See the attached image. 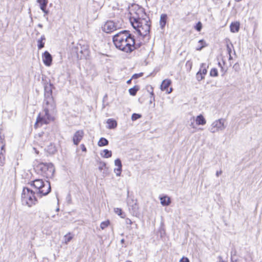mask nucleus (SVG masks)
<instances>
[{"label": "nucleus", "mask_w": 262, "mask_h": 262, "mask_svg": "<svg viewBox=\"0 0 262 262\" xmlns=\"http://www.w3.org/2000/svg\"><path fill=\"white\" fill-rule=\"evenodd\" d=\"M113 41L116 48L127 53L139 49L142 44V42L136 43L134 35L126 30L114 35Z\"/></svg>", "instance_id": "obj_1"}, {"label": "nucleus", "mask_w": 262, "mask_h": 262, "mask_svg": "<svg viewBox=\"0 0 262 262\" xmlns=\"http://www.w3.org/2000/svg\"><path fill=\"white\" fill-rule=\"evenodd\" d=\"M90 51L89 45H83V56L85 57V59H88L90 56Z\"/></svg>", "instance_id": "obj_24"}, {"label": "nucleus", "mask_w": 262, "mask_h": 262, "mask_svg": "<svg viewBox=\"0 0 262 262\" xmlns=\"http://www.w3.org/2000/svg\"><path fill=\"white\" fill-rule=\"evenodd\" d=\"M127 203L131 213L133 215H137L139 212L137 201L134 200L133 198L128 197L127 200Z\"/></svg>", "instance_id": "obj_9"}, {"label": "nucleus", "mask_w": 262, "mask_h": 262, "mask_svg": "<svg viewBox=\"0 0 262 262\" xmlns=\"http://www.w3.org/2000/svg\"><path fill=\"white\" fill-rule=\"evenodd\" d=\"M38 136L40 138L41 141H46L49 140L48 133L41 132L38 134Z\"/></svg>", "instance_id": "obj_29"}, {"label": "nucleus", "mask_w": 262, "mask_h": 262, "mask_svg": "<svg viewBox=\"0 0 262 262\" xmlns=\"http://www.w3.org/2000/svg\"><path fill=\"white\" fill-rule=\"evenodd\" d=\"M106 123L108 124L107 128L109 129H114L117 125V121L113 119H108Z\"/></svg>", "instance_id": "obj_21"}, {"label": "nucleus", "mask_w": 262, "mask_h": 262, "mask_svg": "<svg viewBox=\"0 0 262 262\" xmlns=\"http://www.w3.org/2000/svg\"><path fill=\"white\" fill-rule=\"evenodd\" d=\"M118 28L117 24L112 20L107 21L104 25L103 30L107 33L112 32Z\"/></svg>", "instance_id": "obj_11"}, {"label": "nucleus", "mask_w": 262, "mask_h": 262, "mask_svg": "<svg viewBox=\"0 0 262 262\" xmlns=\"http://www.w3.org/2000/svg\"><path fill=\"white\" fill-rule=\"evenodd\" d=\"M142 117L141 115L137 113L133 114L132 116V120L133 121L137 120V119L140 118Z\"/></svg>", "instance_id": "obj_39"}, {"label": "nucleus", "mask_w": 262, "mask_h": 262, "mask_svg": "<svg viewBox=\"0 0 262 262\" xmlns=\"http://www.w3.org/2000/svg\"><path fill=\"white\" fill-rule=\"evenodd\" d=\"M143 73H138V74H134L132 77V79H137L140 77H141L142 75H143Z\"/></svg>", "instance_id": "obj_46"}, {"label": "nucleus", "mask_w": 262, "mask_h": 262, "mask_svg": "<svg viewBox=\"0 0 262 262\" xmlns=\"http://www.w3.org/2000/svg\"><path fill=\"white\" fill-rule=\"evenodd\" d=\"M196 123L198 125H205L206 123V120L202 115H199L196 117Z\"/></svg>", "instance_id": "obj_23"}, {"label": "nucleus", "mask_w": 262, "mask_h": 262, "mask_svg": "<svg viewBox=\"0 0 262 262\" xmlns=\"http://www.w3.org/2000/svg\"><path fill=\"white\" fill-rule=\"evenodd\" d=\"M37 202L35 192L31 189L24 187L21 193V202L23 205L31 207Z\"/></svg>", "instance_id": "obj_5"}, {"label": "nucleus", "mask_w": 262, "mask_h": 262, "mask_svg": "<svg viewBox=\"0 0 262 262\" xmlns=\"http://www.w3.org/2000/svg\"><path fill=\"white\" fill-rule=\"evenodd\" d=\"M240 28V23L238 21L232 22L230 25V30L232 33L238 32Z\"/></svg>", "instance_id": "obj_17"}, {"label": "nucleus", "mask_w": 262, "mask_h": 262, "mask_svg": "<svg viewBox=\"0 0 262 262\" xmlns=\"http://www.w3.org/2000/svg\"><path fill=\"white\" fill-rule=\"evenodd\" d=\"M180 262H190L188 258L183 256L180 260Z\"/></svg>", "instance_id": "obj_51"}, {"label": "nucleus", "mask_w": 262, "mask_h": 262, "mask_svg": "<svg viewBox=\"0 0 262 262\" xmlns=\"http://www.w3.org/2000/svg\"><path fill=\"white\" fill-rule=\"evenodd\" d=\"M221 71L222 72V76H224L227 71V69H225L224 67H221Z\"/></svg>", "instance_id": "obj_52"}, {"label": "nucleus", "mask_w": 262, "mask_h": 262, "mask_svg": "<svg viewBox=\"0 0 262 262\" xmlns=\"http://www.w3.org/2000/svg\"><path fill=\"white\" fill-rule=\"evenodd\" d=\"M171 81L170 79H166L163 80V81L161 84V87H160L161 90L162 91H166L168 94L170 93L172 91V89L170 88V90L169 91L168 90V89L169 86H170V85L171 84Z\"/></svg>", "instance_id": "obj_13"}, {"label": "nucleus", "mask_w": 262, "mask_h": 262, "mask_svg": "<svg viewBox=\"0 0 262 262\" xmlns=\"http://www.w3.org/2000/svg\"><path fill=\"white\" fill-rule=\"evenodd\" d=\"M110 222L108 221L102 222L100 224V228L104 229L108 226Z\"/></svg>", "instance_id": "obj_41"}, {"label": "nucleus", "mask_w": 262, "mask_h": 262, "mask_svg": "<svg viewBox=\"0 0 262 262\" xmlns=\"http://www.w3.org/2000/svg\"><path fill=\"white\" fill-rule=\"evenodd\" d=\"M4 142V136L0 135V145H1V148L2 150H4L5 147Z\"/></svg>", "instance_id": "obj_45"}, {"label": "nucleus", "mask_w": 262, "mask_h": 262, "mask_svg": "<svg viewBox=\"0 0 262 262\" xmlns=\"http://www.w3.org/2000/svg\"><path fill=\"white\" fill-rule=\"evenodd\" d=\"M192 62L190 61V60H188L186 62V66L187 67H189V69L191 70V68H192Z\"/></svg>", "instance_id": "obj_49"}, {"label": "nucleus", "mask_w": 262, "mask_h": 262, "mask_svg": "<svg viewBox=\"0 0 262 262\" xmlns=\"http://www.w3.org/2000/svg\"><path fill=\"white\" fill-rule=\"evenodd\" d=\"M150 29V23H144L142 22L140 24L139 27L137 28L135 30L138 32V34L140 36L145 37L149 35Z\"/></svg>", "instance_id": "obj_8"}, {"label": "nucleus", "mask_w": 262, "mask_h": 262, "mask_svg": "<svg viewBox=\"0 0 262 262\" xmlns=\"http://www.w3.org/2000/svg\"><path fill=\"white\" fill-rule=\"evenodd\" d=\"M46 40V37L44 35L41 36L40 38L38 39L37 41V48L38 50H41L45 47V40Z\"/></svg>", "instance_id": "obj_20"}, {"label": "nucleus", "mask_w": 262, "mask_h": 262, "mask_svg": "<svg viewBox=\"0 0 262 262\" xmlns=\"http://www.w3.org/2000/svg\"><path fill=\"white\" fill-rule=\"evenodd\" d=\"M232 57L231 55V54H229V60H232Z\"/></svg>", "instance_id": "obj_59"}, {"label": "nucleus", "mask_w": 262, "mask_h": 262, "mask_svg": "<svg viewBox=\"0 0 262 262\" xmlns=\"http://www.w3.org/2000/svg\"><path fill=\"white\" fill-rule=\"evenodd\" d=\"M131 7L132 9L129 11L130 15H133L138 17H142L141 15L144 14V12L145 11V9L143 7L136 4H132Z\"/></svg>", "instance_id": "obj_10"}, {"label": "nucleus", "mask_w": 262, "mask_h": 262, "mask_svg": "<svg viewBox=\"0 0 262 262\" xmlns=\"http://www.w3.org/2000/svg\"><path fill=\"white\" fill-rule=\"evenodd\" d=\"M148 87H152L151 85H148L146 86L147 91L150 94L151 90Z\"/></svg>", "instance_id": "obj_56"}, {"label": "nucleus", "mask_w": 262, "mask_h": 262, "mask_svg": "<svg viewBox=\"0 0 262 262\" xmlns=\"http://www.w3.org/2000/svg\"><path fill=\"white\" fill-rule=\"evenodd\" d=\"M207 68L208 67L206 66V64L203 63L201 64L200 70L198 72H201V73L203 74V75H205L207 73Z\"/></svg>", "instance_id": "obj_31"}, {"label": "nucleus", "mask_w": 262, "mask_h": 262, "mask_svg": "<svg viewBox=\"0 0 262 262\" xmlns=\"http://www.w3.org/2000/svg\"><path fill=\"white\" fill-rule=\"evenodd\" d=\"M205 77V75L201 73V72H198L196 74V78L198 81H200L203 79Z\"/></svg>", "instance_id": "obj_38"}, {"label": "nucleus", "mask_w": 262, "mask_h": 262, "mask_svg": "<svg viewBox=\"0 0 262 262\" xmlns=\"http://www.w3.org/2000/svg\"><path fill=\"white\" fill-rule=\"evenodd\" d=\"M167 15L166 14H162L160 16V28L163 29L165 27L167 23Z\"/></svg>", "instance_id": "obj_19"}, {"label": "nucleus", "mask_w": 262, "mask_h": 262, "mask_svg": "<svg viewBox=\"0 0 262 262\" xmlns=\"http://www.w3.org/2000/svg\"><path fill=\"white\" fill-rule=\"evenodd\" d=\"M222 173V170H220V171H217L216 172V173H215V175L216 177H219L220 175H221Z\"/></svg>", "instance_id": "obj_54"}, {"label": "nucleus", "mask_w": 262, "mask_h": 262, "mask_svg": "<svg viewBox=\"0 0 262 262\" xmlns=\"http://www.w3.org/2000/svg\"><path fill=\"white\" fill-rule=\"evenodd\" d=\"M38 27L41 28H42V25L41 24H38Z\"/></svg>", "instance_id": "obj_62"}, {"label": "nucleus", "mask_w": 262, "mask_h": 262, "mask_svg": "<svg viewBox=\"0 0 262 262\" xmlns=\"http://www.w3.org/2000/svg\"><path fill=\"white\" fill-rule=\"evenodd\" d=\"M230 262H241V260L238 258H235L231 255Z\"/></svg>", "instance_id": "obj_48"}, {"label": "nucleus", "mask_w": 262, "mask_h": 262, "mask_svg": "<svg viewBox=\"0 0 262 262\" xmlns=\"http://www.w3.org/2000/svg\"><path fill=\"white\" fill-rule=\"evenodd\" d=\"M108 143V141L106 138L101 137L98 142V145L99 147H102L107 145Z\"/></svg>", "instance_id": "obj_25"}, {"label": "nucleus", "mask_w": 262, "mask_h": 262, "mask_svg": "<svg viewBox=\"0 0 262 262\" xmlns=\"http://www.w3.org/2000/svg\"><path fill=\"white\" fill-rule=\"evenodd\" d=\"M139 90V87L138 85H135L134 87L130 88L128 90L129 93L132 96H135L137 92Z\"/></svg>", "instance_id": "obj_30"}, {"label": "nucleus", "mask_w": 262, "mask_h": 262, "mask_svg": "<svg viewBox=\"0 0 262 262\" xmlns=\"http://www.w3.org/2000/svg\"><path fill=\"white\" fill-rule=\"evenodd\" d=\"M73 238V236L70 233L67 234L63 237V241L65 244H68Z\"/></svg>", "instance_id": "obj_34"}, {"label": "nucleus", "mask_w": 262, "mask_h": 262, "mask_svg": "<svg viewBox=\"0 0 262 262\" xmlns=\"http://www.w3.org/2000/svg\"><path fill=\"white\" fill-rule=\"evenodd\" d=\"M124 242H125V240L123 238L121 240V243L122 244H123L124 243Z\"/></svg>", "instance_id": "obj_63"}, {"label": "nucleus", "mask_w": 262, "mask_h": 262, "mask_svg": "<svg viewBox=\"0 0 262 262\" xmlns=\"http://www.w3.org/2000/svg\"><path fill=\"white\" fill-rule=\"evenodd\" d=\"M5 151L3 152V150L1 149L0 151V166H3L5 163V157L4 155Z\"/></svg>", "instance_id": "obj_32"}, {"label": "nucleus", "mask_w": 262, "mask_h": 262, "mask_svg": "<svg viewBox=\"0 0 262 262\" xmlns=\"http://www.w3.org/2000/svg\"><path fill=\"white\" fill-rule=\"evenodd\" d=\"M161 204L163 206H167L169 205L171 203L170 199L167 195H164L160 197Z\"/></svg>", "instance_id": "obj_18"}, {"label": "nucleus", "mask_w": 262, "mask_h": 262, "mask_svg": "<svg viewBox=\"0 0 262 262\" xmlns=\"http://www.w3.org/2000/svg\"><path fill=\"white\" fill-rule=\"evenodd\" d=\"M101 172H102V173H103L102 176H103V177L106 176L108 174V168L107 167H105L102 170V171Z\"/></svg>", "instance_id": "obj_47"}, {"label": "nucleus", "mask_w": 262, "mask_h": 262, "mask_svg": "<svg viewBox=\"0 0 262 262\" xmlns=\"http://www.w3.org/2000/svg\"><path fill=\"white\" fill-rule=\"evenodd\" d=\"M82 139V130H78L74 135L73 141L75 145H78Z\"/></svg>", "instance_id": "obj_16"}, {"label": "nucleus", "mask_w": 262, "mask_h": 262, "mask_svg": "<svg viewBox=\"0 0 262 262\" xmlns=\"http://www.w3.org/2000/svg\"><path fill=\"white\" fill-rule=\"evenodd\" d=\"M29 184L31 186L38 190L37 194L40 196L47 195L51 190L50 183L48 181L44 182L41 179H36L31 181Z\"/></svg>", "instance_id": "obj_3"}, {"label": "nucleus", "mask_w": 262, "mask_h": 262, "mask_svg": "<svg viewBox=\"0 0 262 262\" xmlns=\"http://www.w3.org/2000/svg\"><path fill=\"white\" fill-rule=\"evenodd\" d=\"M199 43L200 44V46L196 48L197 51H201L203 48L207 46V44L205 41L203 39H201L199 41Z\"/></svg>", "instance_id": "obj_35"}, {"label": "nucleus", "mask_w": 262, "mask_h": 262, "mask_svg": "<svg viewBox=\"0 0 262 262\" xmlns=\"http://www.w3.org/2000/svg\"><path fill=\"white\" fill-rule=\"evenodd\" d=\"M210 76L211 77H216L218 76V71L217 69L212 68L210 71Z\"/></svg>", "instance_id": "obj_37"}, {"label": "nucleus", "mask_w": 262, "mask_h": 262, "mask_svg": "<svg viewBox=\"0 0 262 262\" xmlns=\"http://www.w3.org/2000/svg\"><path fill=\"white\" fill-rule=\"evenodd\" d=\"M35 169L38 173L47 178H52L55 172L54 165L51 163H40Z\"/></svg>", "instance_id": "obj_4"}, {"label": "nucleus", "mask_w": 262, "mask_h": 262, "mask_svg": "<svg viewBox=\"0 0 262 262\" xmlns=\"http://www.w3.org/2000/svg\"><path fill=\"white\" fill-rule=\"evenodd\" d=\"M195 29L198 31H200L202 28V24L200 21H199L194 27Z\"/></svg>", "instance_id": "obj_44"}, {"label": "nucleus", "mask_w": 262, "mask_h": 262, "mask_svg": "<svg viewBox=\"0 0 262 262\" xmlns=\"http://www.w3.org/2000/svg\"><path fill=\"white\" fill-rule=\"evenodd\" d=\"M86 150V148L84 146V145L83 144V151H85Z\"/></svg>", "instance_id": "obj_60"}, {"label": "nucleus", "mask_w": 262, "mask_h": 262, "mask_svg": "<svg viewBox=\"0 0 262 262\" xmlns=\"http://www.w3.org/2000/svg\"><path fill=\"white\" fill-rule=\"evenodd\" d=\"M101 155L103 158H108L112 157V152L111 150L105 149L103 150Z\"/></svg>", "instance_id": "obj_28"}, {"label": "nucleus", "mask_w": 262, "mask_h": 262, "mask_svg": "<svg viewBox=\"0 0 262 262\" xmlns=\"http://www.w3.org/2000/svg\"><path fill=\"white\" fill-rule=\"evenodd\" d=\"M132 79H133L130 78V79L128 80L127 81L126 83H127V84H130V83H131V82H132Z\"/></svg>", "instance_id": "obj_57"}, {"label": "nucleus", "mask_w": 262, "mask_h": 262, "mask_svg": "<svg viewBox=\"0 0 262 262\" xmlns=\"http://www.w3.org/2000/svg\"><path fill=\"white\" fill-rule=\"evenodd\" d=\"M42 61L44 64L50 67L52 63L53 58L51 54L47 51H46L42 55Z\"/></svg>", "instance_id": "obj_12"}, {"label": "nucleus", "mask_w": 262, "mask_h": 262, "mask_svg": "<svg viewBox=\"0 0 262 262\" xmlns=\"http://www.w3.org/2000/svg\"><path fill=\"white\" fill-rule=\"evenodd\" d=\"M142 17H139V19L140 21L143 22L144 23H149L150 19L148 16L147 15L145 11L144 12V14H143Z\"/></svg>", "instance_id": "obj_27"}, {"label": "nucleus", "mask_w": 262, "mask_h": 262, "mask_svg": "<svg viewBox=\"0 0 262 262\" xmlns=\"http://www.w3.org/2000/svg\"><path fill=\"white\" fill-rule=\"evenodd\" d=\"M224 122L225 119L223 118L215 120L212 123L209 129L210 131L212 133H214L220 130H223L226 128Z\"/></svg>", "instance_id": "obj_7"}, {"label": "nucleus", "mask_w": 262, "mask_h": 262, "mask_svg": "<svg viewBox=\"0 0 262 262\" xmlns=\"http://www.w3.org/2000/svg\"><path fill=\"white\" fill-rule=\"evenodd\" d=\"M76 159H77V161L80 162V157L79 156H78L76 158Z\"/></svg>", "instance_id": "obj_58"}, {"label": "nucleus", "mask_w": 262, "mask_h": 262, "mask_svg": "<svg viewBox=\"0 0 262 262\" xmlns=\"http://www.w3.org/2000/svg\"><path fill=\"white\" fill-rule=\"evenodd\" d=\"M218 65L221 68V67H223V66L222 65L221 63L220 62H218Z\"/></svg>", "instance_id": "obj_61"}, {"label": "nucleus", "mask_w": 262, "mask_h": 262, "mask_svg": "<svg viewBox=\"0 0 262 262\" xmlns=\"http://www.w3.org/2000/svg\"><path fill=\"white\" fill-rule=\"evenodd\" d=\"M41 11L43 12V17H46V16L49 14V11L46 8L43 9Z\"/></svg>", "instance_id": "obj_50"}, {"label": "nucleus", "mask_w": 262, "mask_h": 262, "mask_svg": "<svg viewBox=\"0 0 262 262\" xmlns=\"http://www.w3.org/2000/svg\"><path fill=\"white\" fill-rule=\"evenodd\" d=\"M217 258L219 259V262H227L226 261L224 260L222 257L220 255L217 257Z\"/></svg>", "instance_id": "obj_53"}, {"label": "nucleus", "mask_w": 262, "mask_h": 262, "mask_svg": "<svg viewBox=\"0 0 262 262\" xmlns=\"http://www.w3.org/2000/svg\"><path fill=\"white\" fill-rule=\"evenodd\" d=\"M114 212H115L116 214L119 215L121 218L125 217V213L122 211L121 209L119 208H116L114 209Z\"/></svg>", "instance_id": "obj_33"}, {"label": "nucleus", "mask_w": 262, "mask_h": 262, "mask_svg": "<svg viewBox=\"0 0 262 262\" xmlns=\"http://www.w3.org/2000/svg\"><path fill=\"white\" fill-rule=\"evenodd\" d=\"M227 50L228 54H231L232 52V48H233V46L231 42H230V45L227 44L226 45Z\"/></svg>", "instance_id": "obj_42"}, {"label": "nucleus", "mask_w": 262, "mask_h": 262, "mask_svg": "<svg viewBox=\"0 0 262 262\" xmlns=\"http://www.w3.org/2000/svg\"><path fill=\"white\" fill-rule=\"evenodd\" d=\"M44 86V103H55L53 98V89L54 88V85L47 81L43 83Z\"/></svg>", "instance_id": "obj_6"}, {"label": "nucleus", "mask_w": 262, "mask_h": 262, "mask_svg": "<svg viewBox=\"0 0 262 262\" xmlns=\"http://www.w3.org/2000/svg\"><path fill=\"white\" fill-rule=\"evenodd\" d=\"M106 167V163L104 162H100L99 163L98 169L102 171V170Z\"/></svg>", "instance_id": "obj_40"}, {"label": "nucleus", "mask_w": 262, "mask_h": 262, "mask_svg": "<svg viewBox=\"0 0 262 262\" xmlns=\"http://www.w3.org/2000/svg\"><path fill=\"white\" fill-rule=\"evenodd\" d=\"M36 2L39 4V7L41 10L47 8L48 0H36Z\"/></svg>", "instance_id": "obj_26"}, {"label": "nucleus", "mask_w": 262, "mask_h": 262, "mask_svg": "<svg viewBox=\"0 0 262 262\" xmlns=\"http://www.w3.org/2000/svg\"><path fill=\"white\" fill-rule=\"evenodd\" d=\"M148 88L151 90L149 103L151 104L153 101H155V94L154 93L153 88L152 87H148Z\"/></svg>", "instance_id": "obj_36"}, {"label": "nucleus", "mask_w": 262, "mask_h": 262, "mask_svg": "<svg viewBox=\"0 0 262 262\" xmlns=\"http://www.w3.org/2000/svg\"><path fill=\"white\" fill-rule=\"evenodd\" d=\"M107 97V95H105L103 98V99H104L105 98H106Z\"/></svg>", "instance_id": "obj_64"}, {"label": "nucleus", "mask_w": 262, "mask_h": 262, "mask_svg": "<svg viewBox=\"0 0 262 262\" xmlns=\"http://www.w3.org/2000/svg\"><path fill=\"white\" fill-rule=\"evenodd\" d=\"M115 165L117 168H115L114 171L117 176H120L122 171V162L120 159L118 158L115 160Z\"/></svg>", "instance_id": "obj_15"}, {"label": "nucleus", "mask_w": 262, "mask_h": 262, "mask_svg": "<svg viewBox=\"0 0 262 262\" xmlns=\"http://www.w3.org/2000/svg\"><path fill=\"white\" fill-rule=\"evenodd\" d=\"M43 114L41 115L39 113L37 117L36 122L34 125L36 126L38 123L48 124L50 122L53 121L54 119L53 114L55 109V104L53 103H45Z\"/></svg>", "instance_id": "obj_2"}, {"label": "nucleus", "mask_w": 262, "mask_h": 262, "mask_svg": "<svg viewBox=\"0 0 262 262\" xmlns=\"http://www.w3.org/2000/svg\"><path fill=\"white\" fill-rule=\"evenodd\" d=\"M129 20L134 29L139 27L140 24L142 22L140 21L138 17L133 15H130Z\"/></svg>", "instance_id": "obj_14"}, {"label": "nucleus", "mask_w": 262, "mask_h": 262, "mask_svg": "<svg viewBox=\"0 0 262 262\" xmlns=\"http://www.w3.org/2000/svg\"><path fill=\"white\" fill-rule=\"evenodd\" d=\"M232 68L234 70V71L236 72H238L240 71V70H241L239 64L237 62L235 63L233 65Z\"/></svg>", "instance_id": "obj_43"}, {"label": "nucleus", "mask_w": 262, "mask_h": 262, "mask_svg": "<svg viewBox=\"0 0 262 262\" xmlns=\"http://www.w3.org/2000/svg\"><path fill=\"white\" fill-rule=\"evenodd\" d=\"M47 151L50 155H53L56 151V148L55 145L52 143L46 148Z\"/></svg>", "instance_id": "obj_22"}, {"label": "nucleus", "mask_w": 262, "mask_h": 262, "mask_svg": "<svg viewBox=\"0 0 262 262\" xmlns=\"http://www.w3.org/2000/svg\"><path fill=\"white\" fill-rule=\"evenodd\" d=\"M126 224H132V221L130 219H126Z\"/></svg>", "instance_id": "obj_55"}]
</instances>
